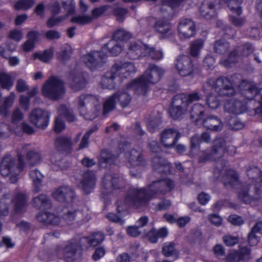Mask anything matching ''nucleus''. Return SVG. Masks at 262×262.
Wrapping results in <instances>:
<instances>
[{
  "label": "nucleus",
  "instance_id": "nucleus-1",
  "mask_svg": "<svg viewBox=\"0 0 262 262\" xmlns=\"http://www.w3.org/2000/svg\"><path fill=\"white\" fill-rule=\"evenodd\" d=\"M237 76L234 75L230 79L227 77H222L216 80L210 79L203 85V90L207 94L216 92L219 96L210 95L206 99V104L211 109H216L220 105L221 96H231L235 93V87L238 86L241 91L243 97H246L248 102L243 103L235 98L227 100L224 108L226 112L235 115L241 114L247 110H252L255 114H262V89L259 85L257 88L254 83L246 80H235Z\"/></svg>",
  "mask_w": 262,
  "mask_h": 262
},
{
  "label": "nucleus",
  "instance_id": "nucleus-2",
  "mask_svg": "<svg viewBox=\"0 0 262 262\" xmlns=\"http://www.w3.org/2000/svg\"><path fill=\"white\" fill-rule=\"evenodd\" d=\"M173 182L168 179L154 182L147 189H133L126 196L125 202H117V210L119 213L126 209L127 206L139 208L144 206L150 199L159 193H165L174 187Z\"/></svg>",
  "mask_w": 262,
  "mask_h": 262
},
{
  "label": "nucleus",
  "instance_id": "nucleus-3",
  "mask_svg": "<svg viewBox=\"0 0 262 262\" xmlns=\"http://www.w3.org/2000/svg\"><path fill=\"white\" fill-rule=\"evenodd\" d=\"M131 37V34L124 30L116 31L111 39L105 45L101 50L102 54L96 51H93L84 55L82 57V61L90 69L93 70L102 61L104 57L108 55L116 56L122 51L126 41Z\"/></svg>",
  "mask_w": 262,
  "mask_h": 262
},
{
  "label": "nucleus",
  "instance_id": "nucleus-4",
  "mask_svg": "<svg viewBox=\"0 0 262 262\" xmlns=\"http://www.w3.org/2000/svg\"><path fill=\"white\" fill-rule=\"evenodd\" d=\"M164 72L162 68L155 64H150L144 74L133 81L127 89L133 90L138 95H145L151 84L160 80Z\"/></svg>",
  "mask_w": 262,
  "mask_h": 262
},
{
  "label": "nucleus",
  "instance_id": "nucleus-5",
  "mask_svg": "<svg viewBox=\"0 0 262 262\" xmlns=\"http://www.w3.org/2000/svg\"><path fill=\"white\" fill-rule=\"evenodd\" d=\"M201 98L197 92H193L187 95L179 94L176 95L169 108L170 116L177 119L185 114L188 111V105Z\"/></svg>",
  "mask_w": 262,
  "mask_h": 262
},
{
  "label": "nucleus",
  "instance_id": "nucleus-6",
  "mask_svg": "<svg viewBox=\"0 0 262 262\" xmlns=\"http://www.w3.org/2000/svg\"><path fill=\"white\" fill-rule=\"evenodd\" d=\"M26 150L23 151L18 154V165L16 166L15 163L14 159L10 156L5 157L2 161L0 165V173L5 177H8L11 183H15L18 179V175L23 169L24 162V154Z\"/></svg>",
  "mask_w": 262,
  "mask_h": 262
},
{
  "label": "nucleus",
  "instance_id": "nucleus-7",
  "mask_svg": "<svg viewBox=\"0 0 262 262\" xmlns=\"http://www.w3.org/2000/svg\"><path fill=\"white\" fill-rule=\"evenodd\" d=\"M127 46V54L132 59H136L145 56H148L155 60H160L163 58V53L160 49H156L142 43L140 41H132Z\"/></svg>",
  "mask_w": 262,
  "mask_h": 262
},
{
  "label": "nucleus",
  "instance_id": "nucleus-8",
  "mask_svg": "<svg viewBox=\"0 0 262 262\" xmlns=\"http://www.w3.org/2000/svg\"><path fill=\"white\" fill-rule=\"evenodd\" d=\"M80 113L86 119H93L98 116L101 105L97 97L92 95H82L78 99Z\"/></svg>",
  "mask_w": 262,
  "mask_h": 262
},
{
  "label": "nucleus",
  "instance_id": "nucleus-9",
  "mask_svg": "<svg viewBox=\"0 0 262 262\" xmlns=\"http://www.w3.org/2000/svg\"><path fill=\"white\" fill-rule=\"evenodd\" d=\"M27 196L23 193L16 194L12 200L9 195H4L0 199V216H6L8 214L9 205L12 203L15 211L17 213H21L27 208Z\"/></svg>",
  "mask_w": 262,
  "mask_h": 262
},
{
  "label": "nucleus",
  "instance_id": "nucleus-10",
  "mask_svg": "<svg viewBox=\"0 0 262 262\" xmlns=\"http://www.w3.org/2000/svg\"><path fill=\"white\" fill-rule=\"evenodd\" d=\"M65 92L63 82L56 77L49 78L42 88V93L45 97L53 100L60 98Z\"/></svg>",
  "mask_w": 262,
  "mask_h": 262
},
{
  "label": "nucleus",
  "instance_id": "nucleus-11",
  "mask_svg": "<svg viewBox=\"0 0 262 262\" xmlns=\"http://www.w3.org/2000/svg\"><path fill=\"white\" fill-rule=\"evenodd\" d=\"M24 118V114L19 108H15L11 116V126H8L5 123H0V137H5L11 133H17L19 128V125Z\"/></svg>",
  "mask_w": 262,
  "mask_h": 262
},
{
  "label": "nucleus",
  "instance_id": "nucleus-12",
  "mask_svg": "<svg viewBox=\"0 0 262 262\" xmlns=\"http://www.w3.org/2000/svg\"><path fill=\"white\" fill-rule=\"evenodd\" d=\"M225 140L222 138L216 139L214 141L213 148L204 151L199 156V162H205L209 160H214L221 157L225 151Z\"/></svg>",
  "mask_w": 262,
  "mask_h": 262
},
{
  "label": "nucleus",
  "instance_id": "nucleus-13",
  "mask_svg": "<svg viewBox=\"0 0 262 262\" xmlns=\"http://www.w3.org/2000/svg\"><path fill=\"white\" fill-rule=\"evenodd\" d=\"M50 115L49 112L40 108L33 110L29 115L31 123L40 129H45L49 123Z\"/></svg>",
  "mask_w": 262,
  "mask_h": 262
},
{
  "label": "nucleus",
  "instance_id": "nucleus-14",
  "mask_svg": "<svg viewBox=\"0 0 262 262\" xmlns=\"http://www.w3.org/2000/svg\"><path fill=\"white\" fill-rule=\"evenodd\" d=\"M110 9H112V6L110 5H104L97 7L92 11V17L88 15H78L73 17L71 19V21L80 25H84L91 22L93 18H97L107 11L110 12Z\"/></svg>",
  "mask_w": 262,
  "mask_h": 262
},
{
  "label": "nucleus",
  "instance_id": "nucleus-15",
  "mask_svg": "<svg viewBox=\"0 0 262 262\" xmlns=\"http://www.w3.org/2000/svg\"><path fill=\"white\" fill-rule=\"evenodd\" d=\"M180 37L182 39H189L193 36L195 32L194 23L190 19L184 18L181 20L178 27Z\"/></svg>",
  "mask_w": 262,
  "mask_h": 262
},
{
  "label": "nucleus",
  "instance_id": "nucleus-16",
  "mask_svg": "<svg viewBox=\"0 0 262 262\" xmlns=\"http://www.w3.org/2000/svg\"><path fill=\"white\" fill-rule=\"evenodd\" d=\"M176 68L182 76H186L192 73L193 67L190 58L185 55L179 56L176 63Z\"/></svg>",
  "mask_w": 262,
  "mask_h": 262
},
{
  "label": "nucleus",
  "instance_id": "nucleus-17",
  "mask_svg": "<svg viewBox=\"0 0 262 262\" xmlns=\"http://www.w3.org/2000/svg\"><path fill=\"white\" fill-rule=\"evenodd\" d=\"M96 182L95 174L92 171H87L82 175L78 186L85 193H89L94 189Z\"/></svg>",
  "mask_w": 262,
  "mask_h": 262
},
{
  "label": "nucleus",
  "instance_id": "nucleus-18",
  "mask_svg": "<svg viewBox=\"0 0 262 262\" xmlns=\"http://www.w3.org/2000/svg\"><path fill=\"white\" fill-rule=\"evenodd\" d=\"M53 197L61 202L69 201L74 198L75 193L73 190L68 186H61L56 189L52 193Z\"/></svg>",
  "mask_w": 262,
  "mask_h": 262
},
{
  "label": "nucleus",
  "instance_id": "nucleus-19",
  "mask_svg": "<svg viewBox=\"0 0 262 262\" xmlns=\"http://www.w3.org/2000/svg\"><path fill=\"white\" fill-rule=\"evenodd\" d=\"M179 137L180 135L176 130L173 129H166L161 134V142L165 147H171L177 142Z\"/></svg>",
  "mask_w": 262,
  "mask_h": 262
},
{
  "label": "nucleus",
  "instance_id": "nucleus-20",
  "mask_svg": "<svg viewBox=\"0 0 262 262\" xmlns=\"http://www.w3.org/2000/svg\"><path fill=\"white\" fill-rule=\"evenodd\" d=\"M79 246L75 242H69L61 248L62 253H58V254L60 255V256H63L66 260L71 261L74 259L75 254Z\"/></svg>",
  "mask_w": 262,
  "mask_h": 262
},
{
  "label": "nucleus",
  "instance_id": "nucleus-21",
  "mask_svg": "<svg viewBox=\"0 0 262 262\" xmlns=\"http://www.w3.org/2000/svg\"><path fill=\"white\" fill-rule=\"evenodd\" d=\"M247 175L249 177L250 183H253L256 193H258L259 186L255 183H262V174L260 170L256 167H252L247 170Z\"/></svg>",
  "mask_w": 262,
  "mask_h": 262
},
{
  "label": "nucleus",
  "instance_id": "nucleus-22",
  "mask_svg": "<svg viewBox=\"0 0 262 262\" xmlns=\"http://www.w3.org/2000/svg\"><path fill=\"white\" fill-rule=\"evenodd\" d=\"M125 156L128 160V162L133 166H139L142 164L143 158L140 151L133 149L130 153L125 154L121 152L118 155L119 157L122 158Z\"/></svg>",
  "mask_w": 262,
  "mask_h": 262
},
{
  "label": "nucleus",
  "instance_id": "nucleus-23",
  "mask_svg": "<svg viewBox=\"0 0 262 262\" xmlns=\"http://www.w3.org/2000/svg\"><path fill=\"white\" fill-rule=\"evenodd\" d=\"M200 14L206 19L214 17L216 13L215 5L211 1H206L203 2L200 9Z\"/></svg>",
  "mask_w": 262,
  "mask_h": 262
},
{
  "label": "nucleus",
  "instance_id": "nucleus-24",
  "mask_svg": "<svg viewBox=\"0 0 262 262\" xmlns=\"http://www.w3.org/2000/svg\"><path fill=\"white\" fill-rule=\"evenodd\" d=\"M205 127L212 130H220L223 127L221 120L214 116H210L205 118L201 123Z\"/></svg>",
  "mask_w": 262,
  "mask_h": 262
},
{
  "label": "nucleus",
  "instance_id": "nucleus-25",
  "mask_svg": "<svg viewBox=\"0 0 262 262\" xmlns=\"http://www.w3.org/2000/svg\"><path fill=\"white\" fill-rule=\"evenodd\" d=\"M38 33L35 31H30L28 33V39L20 46V49L25 52H29L33 49L34 44L37 41Z\"/></svg>",
  "mask_w": 262,
  "mask_h": 262
},
{
  "label": "nucleus",
  "instance_id": "nucleus-26",
  "mask_svg": "<svg viewBox=\"0 0 262 262\" xmlns=\"http://www.w3.org/2000/svg\"><path fill=\"white\" fill-rule=\"evenodd\" d=\"M103 184L106 188L113 187L115 188H119L122 187L125 184V181L122 178L114 177L112 176L106 174L103 179Z\"/></svg>",
  "mask_w": 262,
  "mask_h": 262
},
{
  "label": "nucleus",
  "instance_id": "nucleus-27",
  "mask_svg": "<svg viewBox=\"0 0 262 262\" xmlns=\"http://www.w3.org/2000/svg\"><path fill=\"white\" fill-rule=\"evenodd\" d=\"M117 70V67H113L110 71L107 72L101 79V85L104 88L113 89L114 87V80L117 78L115 72Z\"/></svg>",
  "mask_w": 262,
  "mask_h": 262
},
{
  "label": "nucleus",
  "instance_id": "nucleus-28",
  "mask_svg": "<svg viewBox=\"0 0 262 262\" xmlns=\"http://www.w3.org/2000/svg\"><path fill=\"white\" fill-rule=\"evenodd\" d=\"M117 67V70L115 72V75L117 78L121 79L126 78L125 77V72H126V68H128V71H136V68L132 62H125L123 63H116L113 67Z\"/></svg>",
  "mask_w": 262,
  "mask_h": 262
},
{
  "label": "nucleus",
  "instance_id": "nucleus-29",
  "mask_svg": "<svg viewBox=\"0 0 262 262\" xmlns=\"http://www.w3.org/2000/svg\"><path fill=\"white\" fill-rule=\"evenodd\" d=\"M204 108L203 105L199 103L194 104L191 107L190 111L191 118L193 121L199 123L200 122H202L204 116Z\"/></svg>",
  "mask_w": 262,
  "mask_h": 262
},
{
  "label": "nucleus",
  "instance_id": "nucleus-30",
  "mask_svg": "<svg viewBox=\"0 0 262 262\" xmlns=\"http://www.w3.org/2000/svg\"><path fill=\"white\" fill-rule=\"evenodd\" d=\"M37 220L40 222L57 225L61 222L60 218L54 214L49 212H42L37 215Z\"/></svg>",
  "mask_w": 262,
  "mask_h": 262
},
{
  "label": "nucleus",
  "instance_id": "nucleus-31",
  "mask_svg": "<svg viewBox=\"0 0 262 262\" xmlns=\"http://www.w3.org/2000/svg\"><path fill=\"white\" fill-rule=\"evenodd\" d=\"M155 29L163 37L168 36L172 33L171 25L163 20H158L156 23Z\"/></svg>",
  "mask_w": 262,
  "mask_h": 262
},
{
  "label": "nucleus",
  "instance_id": "nucleus-32",
  "mask_svg": "<svg viewBox=\"0 0 262 262\" xmlns=\"http://www.w3.org/2000/svg\"><path fill=\"white\" fill-rule=\"evenodd\" d=\"M14 78L6 72H0V85L3 89L10 90L14 84Z\"/></svg>",
  "mask_w": 262,
  "mask_h": 262
},
{
  "label": "nucleus",
  "instance_id": "nucleus-33",
  "mask_svg": "<svg viewBox=\"0 0 262 262\" xmlns=\"http://www.w3.org/2000/svg\"><path fill=\"white\" fill-rule=\"evenodd\" d=\"M33 203L35 207L41 210L48 209L51 206L50 200L46 195L43 194L34 198Z\"/></svg>",
  "mask_w": 262,
  "mask_h": 262
},
{
  "label": "nucleus",
  "instance_id": "nucleus-34",
  "mask_svg": "<svg viewBox=\"0 0 262 262\" xmlns=\"http://www.w3.org/2000/svg\"><path fill=\"white\" fill-rule=\"evenodd\" d=\"M210 140V135L207 133H203L201 138L198 136L193 137L191 139V152H193L195 150H196L199 148L201 142H208Z\"/></svg>",
  "mask_w": 262,
  "mask_h": 262
},
{
  "label": "nucleus",
  "instance_id": "nucleus-35",
  "mask_svg": "<svg viewBox=\"0 0 262 262\" xmlns=\"http://www.w3.org/2000/svg\"><path fill=\"white\" fill-rule=\"evenodd\" d=\"M54 53L53 48H51L43 52H37L33 54V58L34 59H38L43 62H48L52 58Z\"/></svg>",
  "mask_w": 262,
  "mask_h": 262
},
{
  "label": "nucleus",
  "instance_id": "nucleus-36",
  "mask_svg": "<svg viewBox=\"0 0 262 262\" xmlns=\"http://www.w3.org/2000/svg\"><path fill=\"white\" fill-rule=\"evenodd\" d=\"M70 83L74 90L78 91L85 85V80L81 75L71 74L69 76Z\"/></svg>",
  "mask_w": 262,
  "mask_h": 262
},
{
  "label": "nucleus",
  "instance_id": "nucleus-37",
  "mask_svg": "<svg viewBox=\"0 0 262 262\" xmlns=\"http://www.w3.org/2000/svg\"><path fill=\"white\" fill-rule=\"evenodd\" d=\"M204 40L202 39H197L191 42L190 46V53L193 57H198L200 52L204 47Z\"/></svg>",
  "mask_w": 262,
  "mask_h": 262
},
{
  "label": "nucleus",
  "instance_id": "nucleus-38",
  "mask_svg": "<svg viewBox=\"0 0 262 262\" xmlns=\"http://www.w3.org/2000/svg\"><path fill=\"white\" fill-rule=\"evenodd\" d=\"M183 0H163L161 2L160 9L162 12L172 10L178 7Z\"/></svg>",
  "mask_w": 262,
  "mask_h": 262
},
{
  "label": "nucleus",
  "instance_id": "nucleus-39",
  "mask_svg": "<svg viewBox=\"0 0 262 262\" xmlns=\"http://www.w3.org/2000/svg\"><path fill=\"white\" fill-rule=\"evenodd\" d=\"M81 213L79 211L75 212L72 208H64L59 213V215L62 216L63 220L67 222H70L74 220L76 215H81Z\"/></svg>",
  "mask_w": 262,
  "mask_h": 262
},
{
  "label": "nucleus",
  "instance_id": "nucleus-40",
  "mask_svg": "<svg viewBox=\"0 0 262 262\" xmlns=\"http://www.w3.org/2000/svg\"><path fill=\"white\" fill-rule=\"evenodd\" d=\"M104 238L103 234L101 232L95 233L88 237L83 238L82 239L88 242L90 246H96L101 243Z\"/></svg>",
  "mask_w": 262,
  "mask_h": 262
},
{
  "label": "nucleus",
  "instance_id": "nucleus-41",
  "mask_svg": "<svg viewBox=\"0 0 262 262\" xmlns=\"http://www.w3.org/2000/svg\"><path fill=\"white\" fill-rule=\"evenodd\" d=\"M154 167L159 169V172H170V164L165 159L159 158L154 159Z\"/></svg>",
  "mask_w": 262,
  "mask_h": 262
},
{
  "label": "nucleus",
  "instance_id": "nucleus-42",
  "mask_svg": "<svg viewBox=\"0 0 262 262\" xmlns=\"http://www.w3.org/2000/svg\"><path fill=\"white\" fill-rule=\"evenodd\" d=\"M227 4L228 7L233 13L239 15L242 13V9L240 7L243 0H223Z\"/></svg>",
  "mask_w": 262,
  "mask_h": 262
},
{
  "label": "nucleus",
  "instance_id": "nucleus-43",
  "mask_svg": "<svg viewBox=\"0 0 262 262\" xmlns=\"http://www.w3.org/2000/svg\"><path fill=\"white\" fill-rule=\"evenodd\" d=\"M224 184L234 186L238 183V178L236 172L233 170H229L227 172L224 177Z\"/></svg>",
  "mask_w": 262,
  "mask_h": 262
},
{
  "label": "nucleus",
  "instance_id": "nucleus-44",
  "mask_svg": "<svg viewBox=\"0 0 262 262\" xmlns=\"http://www.w3.org/2000/svg\"><path fill=\"white\" fill-rule=\"evenodd\" d=\"M116 100H117L115 94L108 97L106 99L103 104V114L104 115L109 113L115 108Z\"/></svg>",
  "mask_w": 262,
  "mask_h": 262
},
{
  "label": "nucleus",
  "instance_id": "nucleus-45",
  "mask_svg": "<svg viewBox=\"0 0 262 262\" xmlns=\"http://www.w3.org/2000/svg\"><path fill=\"white\" fill-rule=\"evenodd\" d=\"M35 0H18L14 5L15 10H27L35 4Z\"/></svg>",
  "mask_w": 262,
  "mask_h": 262
},
{
  "label": "nucleus",
  "instance_id": "nucleus-46",
  "mask_svg": "<svg viewBox=\"0 0 262 262\" xmlns=\"http://www.w3.org/2000/svg\"><path fill=\"white\" fill-rule=\"evenodd\" d=\"M72 52L71 47L68 44L64 45L61 47V52L58 53L57 57L61 61H66L70 58Z\"/></svg>",
  "mask_w": 262,
  "mask_h": 262
},
{
  "label": "nucleus",
  "instance_id": "nucleus-47",
  "mask_svg": "<svg viewBox=\"0 0 262 262\" xmlns=\"http://www.w3.org/2000/svg\"><path fill=\"white\" fill-rule=\"evenodd\" d=\"M116 100H118L122 107H126L130 102L131 97L126 93L118 92L115 94Z\"/></svg>",
  "mask_w": 262,
  "mask_h": 262
},
{
  "label": "nucleus",
  "instance_id": "nucleus-48",
  "mask_svg": "<svg viewBox=\"0 0 262 262\" xmlns=\"http://www.w3.org/2000/svg\"><path fill=\"white\" fill-rule=\"evenodd\" d=\"M30 178L36 187H39L43 179V175L38 170H33L30 172Z\"/></svg>",
  "mask_w": 262,
  "mask_h": 262
},
{
  "label": "nucleus",
  "instance_id": "nucleus-49",
  "mask_svg": "<svg viewBox=\"0 0 262 262\" xmlns=\"http://www.w3.org/2000/svg\"><path fill=\"white\" fill-rule=\"evenodd\" d=\"M163 254L165 256L177 255V252L176 251L174 245L172 243H165L163 247Z\"/></svg>",
  "mask_w": 262,
  "mask_h": 262
},
{
  "label": "nucleus",
  "instance_id": "nucleus-50",
  "mask_svg": "<svg viewBox=\"0 0 262 262\" xmlns=\"http://www.w3.org/2000/svg\"><path fill=\"white\" fill-rule=\"evenodd\" d=\"M16 45L13 43L7 45L6 49L4 47L1 46L0 47V54L4 57L7 58L12 52L16 50Z\"/></svg>",
  "mask_w": 262,
  "mask_h": 262
},
{
  "label": "nucleus",
  "instance_id": "nucleus-51",
  "mask_svg": "<svg viewBox=\"0 0 262 262\" xmlns=\"http://www.w3.org/2000/svg\"><path fill=\"white\" fill-rule=\"evenodd\" d=\"M229 48V44L225 40H219L214 45V50L216 53L223 54L226 52Z\"/></svg>",
  "mask_w": 262,
  "mask_h": 262
},
{
  "label": "nucleus",
  "instance_id": "nucleus-52",
  "mask_svg": "<svg viewBox=\"0 0 262 262\" xmlns=\"http://www.w3.org/2000/svg\"><path fill=\"white\" fill-rule=\"evenodd\" d=\"M240 260H247L251 258V250L247 246H239L238 252Z\"/></svg>",
  "mask_w": 262,
  "mask_h": 262
},
{
  "label": "nucleus",
  "instance_id": "nucleus-53",
  "mask_svg": "<svg viewBox=\"0 0 262 262\" xmlns=\"http://www.w3.org/2000/svg\"><path fill=\"white\" fill-rule=\"evenodd\" d=\"M40 156L38 153L33 151L28 152L27 160L30 165H35L37 164L40 161Z\"/></svg>",
  "mask_w": 262,
  "mask_h": 262
},
{
  "label": "nucleus",
  "instance_id": "nucleus-54",
  "mask_svg": "<svg viewBox=\"0 0 262 262\" xmlns=\"http://www.w3.org/2000/svg\"><path fill=\"white\" fill-rule=\"evenodd\" d=\"M115 157L110 153L106 151H102L99 159V162L100 164H102L103 163L112 164L115 163L114 162V159Z\"/></svg>",
  "mask_w": 262,
  "mask_h": 262
},
{
  "label": "nucleus",
  "instance_id": "nucleus-55",
  "mask_svg": "<svg viewBox=\"0 0 262 262\" xmlns=\"http://www.w3.org/2000/svg\"><path fill=\"white\" fill-rule=\"evenodd\" d=\"M227 123L229 127L233 130H238L242 129L244 127V124L241 122L238 121L235 118H231L227 121Z\"/></svg>",
  "mask_w": 262,
  "mask_h": 262
},
{
  "label": "nucleus",
  "instance_id": "nucleus-56",
  "mask_svg": "<svg viewBox=\"0 0 262 262\" xmlns=\"http://www.w3.org/2000/svg\"><path fill=\"white\" fill-rule=\"evenodd\" d=\"M58 113L60 115L64 116L69 121L71 122L74 120V116L72 113L64 105L60 106Z\"/></svg>",
  "mask_w": 262,
  "mask_h": 262
},
{
  "label": "nucleus",
  "instance_id": "nucleus-57",
  "mask_svg": "<svg viewBox=\"0 0 262 262\" xmlns=\"http://www.w3.org/2000/svg\"><path fill=\"white\" fill-rule=\"evenodd\" d=\"M223 240L227 246H233L237 244L239 241L237 236H232L230 234L225 235L223 238Z\"/></svg>",
  "mask_w": 262,
  "mask_h": 262
},
{
  "label": "nucleus",
  "instance_id": "nucleus-58",
  "mask_svg": "<svg viewBox=\"0 0 262 262\" xmlns=\"http://www.w3.org/2000/svg\"><path fill=\"white\" fill-rule=\"evenodd\" d=\"M97 127H94L93 128L90 129L83 137L82 140L79 145V149H82L88 147L89 144V138L90 137L91 134L95 130H97Z\"/></svg>",
  "mask_w": 262,
  "mask_h": 262
},
{
  "label": "nucleus",
  "instance_id": "nucleus-59",
  "mask_svg": "<svg viewBox=\"0 0 262 262\" xmlns=\"http://www.w3.org/2000/svg\"><path fill=\"white\" fill-rule=\"evenodd\" d=\"M240 257L237 251L231 250L226 257V261L227 262H239Z\"/></svg>",
  "mask_w": 262,
  "mask_h": 262
},
{
  "label": "nucleus",
  "instance_id": "nucleus-60",
  "mask_svg": "<svg viewBox=\"0 0 262 262\" xmlns=\"http://www.w3.org/2000/svg\"><path fill=\"white\" fill-rule=\"evenodd\" d=\"M9 38L19 42L23 38V33L20 30L14 29L9 32Z\"/></svg>",
  "mask_w": 262,
  "mask_h": 262
},
{
  "label": "nucleus",
  "instance_id": "nucleus-61",
  "mask_svg": "<svg viewBox=\"0 0 262 262\" xmlns=\"http://www.w3.org/2000/svg\"><path fill=\"white\" fill-rule=\"evenodd\" d=\"M160 122L161 120L159 117L156 118L154 119H149L147 122L148 129L151 132H154L156 128L159 125Z\"/></svg>",
  "mask_w": 262,
  "mask_h": 262
},
{
  "label": "nucleus",
  "instance_id": "nucleus-62",
  "mask_svg": "<svg viewBox=\"0 0 262 262\" xmlns=\"http://www.w3.org/2000/svg\"><path fill=\"white\" fill-rule=\"evenodd\" d=\"M236 55V53L235 52L231 53L227 59L221 60V63L227 68L231 67L232 63H234L237 60V57Z\"/></svg>",
  "mask_w": 262,
  "mask_h": 262
},
{
  "label": "nucleus",
  "instance_id": "nucleus-63",
  "mask_svg": "<svg viewBox=\"0 0 262 262\" xmlns=\"http://www.w3.org/2000/svg\"><path fill=\"white\" fill-rule=\"evenodd\" d=\"M46 5L43 3L38 4L34 9V12L36 15L40 18H42L45 15Z\"/></svg>",
  "mask_w": 262,
  "mask_h": 262
},
{
  "label": "nucleus",
  "instance_id": "nucleus-64",
  "mask_svg": "<svg viewBox=\"0 0 262 262\" xmlns=\"http://www.w3.org/2000/svg\"><path fill=\"white\" fill-rule=\"evenodd\" d=\"M62 5L68 14H72L75 9V6L73 3V0H61Z\"/></svg>",
  "mask_w": 262,
  "mask_h": 262
}]
</instances>
